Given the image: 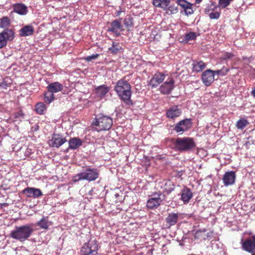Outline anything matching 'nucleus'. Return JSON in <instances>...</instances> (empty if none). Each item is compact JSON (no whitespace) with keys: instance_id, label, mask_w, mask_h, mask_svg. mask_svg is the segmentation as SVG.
I'll return each mask as SVG.
<instances>
[{"instance_id":"42","label":"nucleus","mask_w":255,"mask_h":255,"mask_svg":"<svg viewBox=\"0 0 255 255\" xmlns=\"http://www.w3.org/2000/svg\"><path fill=\"white\" fill-rule=\"evenodd\" d=\"M253 58L251 57L249 58L248 57H243L244 63L252 67V66L250 65V63L252 62L253 60Z\"/></svg>"},{"instance_id":"35","label":"nucleus","mask_w":255,"mask_h":255,"mask_svg":"<svg viewBox=\"0 0 255 255\" xmlns=\"http://www.w3.org/2000/svg\"><path fill=\"white\" fill-rule=\"evenodd\" d=\"M121 47L119 43L113 42L112 46L109 48L110 51L113 54H117L121 49Z\"/></svg>"},{"instance_id":"8","label":"nucleus","mask_w":255,"mask_h":255,"mask_svg":"<svg viewBox=\"0 0 255 255\" xmlns=\"http://www.w3.org/2000/svg\"><path fill=\"white\" fill-rule=\"evenodd\" d=\"M66 141L65 137L58 134H54L49 140V145L53 147H59Z\"/></svg>"},{"instance_id":"34","label":"nucleus","mask_w":255,"mask_h":255,"mask_svg":"<svg viewBox=\"0 0 255 255\" xmlns=\"http://www.w3.org/2000/svg\"><path fill=\"white\" fill-rule=\"evenodd\" d=\"M46 110L45 105L43 103H38L35 106V111L38 114H43L44 112Z\"/></svg>"},{"instance_id":"33","label":"nucleus","mask_w":255,"mask_h":255,"mask_svg":"<svg viewBox=\"0 0 255 255\" xmlns=\"http://www.w3.org/2000/svg\"><path fill=\"white\" fill-rule=\"evenodd\" d=\"M54 98V94L48 90L44 94V102L49 104L53 101Z\"/></svg>"},{"instance_id":"36","label":"nucleus","mask_w":255,"mask_h":255,"mask_svg":"<svg viewBox=\"0 0 255 255\" xmlns=\"http://www.w3.org/2000/svg\"><path fill=\"white\" fill-rule=\"evenodd\" d=\"M164 10H165L166 13L168 14H172L178 12L177 7L175 6L174 5H168V6L166 7V8Z\"/></svg>"},{"instance_id":"7","label":"nucleus","mask_w":255,"mask_h":255,"mask_svg":"<svg viewBox=\"0 0 255 255\" xmlns=\"http://www.w3.org/2000/svg\"><path fill=\"white\" fill-rule=\"evenodd\" d=\"M164 198V195L161 193L154 194L147 200L146 206L149 209H156L161 204Z\"/></svg>"},{"instance_id":"26","label":"nucleus","mask_w":255,"mask_h":255,"mask_svg":"<svg viewBox=\"0 0 255 255\" xmlns=\"http://www.w3.org/2000/svg\"><path fill=\"white\" fill-rule=\"evenodd\" d=\"M82 141L76 137L71 138L69 141V148L71 149H76L82 145Z\"/></svg>"},{"instance_id":"39","label":"nucleus","mask_w":255,"mask_h":255,"mask_svg":"<svg viewBox=\"0 0 255 255\" xmlns=\"http://www.w3.org/2000/svg\"><path fill=\"white\" fill-rule=\"evenodd\" d=\"M124 23L127 28H130L133 26L132 19L130 17H127L125 18Z\"/></svg>"},{"instance_id":"23","label":"nucleus","mask_w":255,"mask_h":255,"mask_svg":"<svg viewBox=\"0 0 255 255\" xmlns=\"http://www.w3.org/2000/svg\"><path fill=\"white\" fill-rule=\"evenodd\" d=\"M36 226L39 227L41 229L47 230L51 225V222L49 221L47 217H43L40 220L36 223Z\"/></svg>"},{"instance_id":"43","label":"nucleus","mask_w":255,"mask_h":255,"mask_svg":"<svg viewBox=\"0 0 255 255\" xmlns=\"http://www.w3.org/2000/svg\"><path fill=\"white\" fill-rule=\"evenodd\" d=\"M233 57V54L231 53L226 52L223 55L222 58L223 60H228L231 59Z\"/></svg>"},{"instance_id":"2","label":"nucleus","mask_w":255,"mask_h":255,"mask_svg":"<svg viewBox=\"0 0 255 255\" xmlns=\"http://www.w3.org/2000/svg\"><path fill=\"white\" fill-rule=\"evenodd\" d=\"M99 171L96 168L86 167L83 170L73 177V182L80 180L94 181L99 177Z\"/></svg>"},{"instance_id":"22","label":"nucleus","mask_w":255,"mask_h":255,"mask_svg":"<svg viewBox=\"0 0 255 255\" xmlns=\"http://www.w3.org/2000/svg\"><path fill=\"white\" fill-rule=\"evenodd\" d=\"M34 30V28L32 25H26L20 29L19 31V35L21 36H30L33 34Z\"/></svg>"},{"instance_id":"9","label":"nucleus","mask_w":255,"mask_h":255,"mask_svg":"<svg viewBox=\"0 0 255 255\" xmlns=\"http://www.w3.org/2000/svg\"><path fill=\"white\" fill-rule=\"evenodd\" d=\"M215 77L213 71L208 69L202 74V80L206 86H209L214 81Z\"/></svg>"},{"instance_id":"4","label":"nucleus","mask_w":255,"mask_h":255,"mask_svg":"<svg viewBox=\"0 0 255 255\" xmlns=\"http://www.w3.org/2000/svg\"><path fill=\"white\" fill-rule=\"evenodd\" d=\"M175 147L179 151H188L195 146L193 139L190 137L178 138L175 142Z\"/></svg>"},{"instance_id":"3","label":"nucleus","mask_w":255,"mask_h":255,"mask_svg":"<svg viewBox=\"0 0 255 255\" xmlns=\"http://www.w3.org/2000/svg\"><path fill=\"white\" fill-rule=\"evenodd\" d=\"M112 125V119L104 115L97 116L95 121L92 123V126L98 131L109 130Z\"/></svg>"},{"instance_id":"41","label":"nucleus","mask_w":255,"mask_h":255,"mask_svg":"<svg viewBox=\"0 0 255 255\" xmlns=\"http://www.w3.org/2000/svg\"><path fill=\"white\" fill-rule=\"evenodd\" d=\"M233 0H219V4L220 7L225 8L228 6Z\"/></svg>"},{"instance_id":"30","label":"nucleus","mask_w":255,"mask_h":255,"mask_svg":"<svg viewBox=\"0 0 255 255\" xmlns=\"http://www.w3.org/2000/svg\"><path fill=\"white\" fill-rule=\"evenodd\" d=\"M206 67V64L202 61H196L193 64L194 71L199 72L204 70Z\"/></svg>"},{"instance_id":"21","label":"nucleus","mask_w":255,"mask_h":255,"mask_svg":"<svg viewBox=\"0 0 255 255\" xmlns=\"http://www.w3.org/2000/svg\"><path fill=\"white\" fill-rule=\"evenodd\" d=\"M13 11L20 15H25L28 12L27 7L22 3H16L13 5Z\"/></svg>"},{"instance_id":"31","label":"nucleus","mask_w":255,"mask_h":255,"mask_svg":"<svg viewBox=\"0 0 255 255\" xmlns=\"http://www.w3.org/2000/svg\"><path fill=\"white\" fill-rule=\"evenodd\" d=\"M1 33L6 42L7 40H12L14 38V33L13 31L10 29H6Z\"/></svg>"},{"instance_id":"25","label":"nucleus","mask_w":255,"mask_h":255,"mask_svg":"<svg viewBox=\"0 0 255 255\" xmlns=\"http://www.w3.org/2000/svg\"><path fill=\"white\" fill-rule=\"evenodd\" d=\"M126 85L130 86L129 84L124 79H121L119 80L117 82L116 85L115 87V90L116 91L117 93L118 94L119 93H121L122 91L126 89V88H125Z\"/></svg>"},{"instance_id":"18","label":"nucleus","mask_w":255,"mask_h":255,"mask_svg":"<svg viewBox=\"0 0 255 255\" xmlns=\"http://www.w3.org/2000/svg\"><path fill=\"white\" fill-rule=\"evenodd\" d=\"M180 215L181 214L179 213H171L168 214L166 218V222L168 225V228L177 223Z\"/></svg>"},{"instance_id":"12","label":"nucleus","mask_w":255,"mask_h":255,"mask_svg":"<svg viewBox=\"0 0 255 255\" xmlns=\"http://www.w3.org/2000/svg\"><path fill=\"white\" fill-rule=\"evenodd\" d=\"M235 179L236 174L233 171L226 172L223 178V183L226 186L233 184L235 183Z\"/></svg>"},{"instance_id":"1","label":"nucleus","mask_w":255,"mask_h":255,"mask_svg":"<svg viewBox=\"0 0 255 255\" xmlns=\"http://www.w3.org/2000/svg\"><path fill=\"white\" fill-rule=\"evenodd\" d=\"M34 232L33 224L15 226L10 234V237L19 242H23L27 240Z\"/></svg>"},{"instance_id":"11","label":"nucleus","mask_w":255,"mask_h":255,"mask_svg":"<svg viewBox=\"0 0 255 255\" xmlns=\"http://www.w3.org/2000/svg\"><path fill=\"white\" fill-rule=\"evenodd\" d=\"M164 79L165 75L164 74L159 72L156 73L150 80L148 84L152 88L156 87L162 83Z\"/></svg>"},{"instance_id":"5","label":"nucleus","mask_w":255,"mask_h":255,"mask_svg":"<svg viewBox=\"0 0 255 255\" xmlns=\"http://www.w3.org/2000/svg\"><path fill=\"white\" fill-rule=\"evenodd\" d=\"M98 246L95 240H90L85 244L81 250V255H96L97 254Z\"/></svg>"},{"instance_id":"44","label":"nucleus","mask_w":255,"mask_h":255,"mask_svg":"<svg viewBox=\"0 0 255 255\" xmlns=\"http://www.w3.org/2000/svg\"><path fill=\"white\" fill-rule=\"evenodd\" d=\"M99 56V55L98 54H93L92 55L87 56V57H86L85 59L87 61H91L92 60L95 59L97 58H98Z\"/></svg>"},{"instance_id":"20","label":"nucleus","mask_w":255,"mask_h":255,"mask_svg":"<svg viewBox=\"0 0 255 255\" xmlns=\"http://www.w3.org/2000/svg\"><path fill=\"white\" fill-rule=\"evenodd\" d=\"M181 111L177 106L171 107L166 112L167 117L169 118L174 119L179 117Z\"/></svg>"},{"instance_id":"45","label":"nucleus","mask_w":255,"mask_h":255,"mask_svg":"<svg viewBox=\"0 0 255 255\" xmlns=\"http://www.w3.org/2000/svg\"><path fill=\"white\" fill-rule=\"evenodd\" d=\"M6 44V42L4 40V38L2 35L1 33H0V48H1L5 46Z\"/></svg>"},{"instance_id":"17","label":"nucleus","mask_w":255,"mask_h":255,"mask_svg":"<svg viewBox=\"0 0 255 255\" xmlns=\"http://www.w3.org/2000/svg\"><path fill=\"white\" fill-rule=\"evenodd\" d=\"M181 200L184 204H187L193 196V194L190 189L184 187L181 191Z\"/></svg>"},{"instance_id":"19","label":"nucleus","mask_w":255,"mask_h":255,"mask_svg":"<svg viewBox=\"0 0 255 255\" xmlns=\"http://www.w3.org/2000/svg\"><path fill=\"white\" fill-rule=\"evenodd\" d=\"M122 25L121 22L117 20L113 21L111 23V27L108 29V31L112 32L116 34L117 36H119L120 33L119 30L122 29Z\"/></svg>"},{"instance_id":"29","label":"nucleus","mask_w":255,"mask_h":255,"mask_svg":"<svg viewBox=\"0 0 255 255\" xmlns=\"http://www.w3.org/2000/svg\"><path fill=\"white\" fill-rule=\"evenodd\" d=\"M205 13L209 15L210 19H217L220 16L221 11L208 8L205 9Z\"/></svg>"},{"instance_id":"38","label":"nucleus","mask_w":255,"mask_h":255,"mask_svg":"<svg viewBox=\"0 0 255 255\" xmlns=\"http://www.w3.org/2000/svg\"><path fill=\"white\" fill-rule=\"evenodd\" d=\"M9 24V20L7 17H4L0 19V27L1 28H6Z\"/></svg>"},{"instance_id":"37","label":"nucleus","mask_w":255,"mask_h":255,"mask_svg":"<svg viewBox=\"0 0 255 255\" xmlns=\"http://www.w3.org/2000/svg\"><path fill=\"white\" fill-rule=\"evenodd\" d=\"M197 35L195 32H189L185 34L184 36V40L186 41L194 40L196 38Z\"/></svg>"},{"instance_id":"47","label":"nucleus","mask_w":255,"mask_h":255,"mask_svg":"<svg viewBox=\"0 0 255 255\" xmlns=\"http://www.w3.org/2000/svg\"><path fill=\"white\" fill-rule=\"evenodd\" d=\"M253 254L252 255H255V253H252Z\"/></svg>"},{"instance_id":"15","label":"nucleus","mask_w":255,"mask_h":255,"mask_svg":"<svg viewBox=\"0 0 255 255\" xmlns=\"http://www.w3.org/2000/svg\"><path fill=\"white\" fill-rule=\"evenodd\" d=\"M176 3L183 8L185 14L187 15L191 14L193 13L192 8V4L185 0H176Z\"/></svg>"},{"instance_id":"46","label":"nucleus","mask_w":255,"mask_h":255,"mask_svg":"<svg viewBox=\"0 0 255 255\" xmlns=\"http://www.w3.org/2000/svg\"><path fill=\"white\" fill-rule=\"evenodd\" d=\"M196 3H200L202 0H195Z\"/></svg>"},{"instance_id":"6","label":"nucleus","mask_w":255,"mask_h":255,"mask_svg":"<svg viewBox=\"0 0 255 255\" xmlns=\"http://www.w3.org/2000/svg\"><path fill=\"white\" fill-rule=\"evenodd\" d=\"M242 249L248 253H255V234L241 241Z\"/></svg>"},{"instance_id":"32","label":"nucleus","mask_w":255,"mask_h":255,"mask_svg":"<svg viewBox=\"0 0 255 255\" xmlns=\"http://www.w3.org/2000/svg\"><path fill=\"white\" fill-rule=\"evenodd\" d=\"M249 124V123L246 119L242 118L237 122L236 126L238 129H243L246 128Z\"/></svg>"},{"instance_id":"27","label":"nucleus","mask_w":255,"mask_h":255,"mask_svg":"<svg viewBox=\"0 0 255 255\" xmlns=\"http://www.w3.org/2000/svg\"><path fill=\"white\" fill-rule=\"evenodd\" d=\"M109 88L105 85H101L96 89V93L98 97H104L109 92Z\"/></svg>"},{"instance_id":"28","label":"nucleus","mask_w":255,"mask_h":255,"mask_svg":"<svg viewBox=\"0 0 255 255\" xmlns=\"http://www.w3.org/2000/svg\"><path fill=\"white\" fill-rule=\"evenodd\" d=\"M170 2V0H153V4L155 6L161 8L164 10L168 6Z\"/></svg>"},{"instance_id":"14","label":"nucleus","mask_w":255,"mask_h":255,"mask_svg":"<svg viewBox=\"0 0 255 255\" xmlns=\"http://www.w3.org/2000/svg\"><path fill=\"white\" fill-rule=\"evenodd\" d=\"M23 193L27 197L38 198L42 195L41 191L38 188L28 187L23 190Z\"/></svg>"},{"instance_id":"16","label":"nucleus","mask_w":255,"mask_h":255,"mask_svg":"<svg viewBox=\"0 0 255 255\" xmlns=\"http://www.w3.org/2000/svg\"><path fill=\"white\" fill-rule=\"evenodd\" d=\"M174 84V81L172 78L168 81H166L160 86L159 89L160 92L163 94H169L173 89Z\"/></svg>"},{"instance_id":"10","label":"nucleus","mask_w":255,"mask_h":255,"mask_svg":"<svg viewBox=\"0 0 255 255\" xmlns=\"http://www.w3.org/2000/svg\"><path fill=\"white\" fill-rule=\"evenodd\" d=\"M191 126V120L186 119L177 123L174 129L177 132H182L188 129Z\"/></svg>"},{"instance_id":"13","label":"nucleus","mask_w":255,"mask_h":255,"mask_svg":"<svg viewBox=\"0 0 255 255\" xmlns=\"http://www.w3.org/2000/svg\"><path fill=\"white\" fill-rule=\"evenodd\" d=\"M125 88H126V89L122 91L121 93H119L118 95L122 100L125 101L127 104H129L131 102L130 97L131 93L130 91V86L126 85Z\"/></svg>"},{"instance_id":"40","label":"nucleus","mask_w":255,"mask_h":255,"mask_svg":"<svg viewBox=\"0 0 255 255\" xmlns=\"http://www.w3.org/2000/svg\"><path fill=\"white\" fill-rule=\"evenodd\" d=\"M229 69L227 68H223L220 70L213 71V73L214 76L217 74L219 76H224L229 71Z\"/></svg>"},{"instance_id":"24","label":"nucleus","mask_w":255,"mask_h":255,"mask_svg":"<svg viewBox=\"0 0 255 255\" xmlns=\"http://www.w3.org/2000/svg\"><path fill=\"white\" fill-rule=\"evenodd\" d=\"M63 86L59 82H56L50 84L48 87L47 89L53 94L54 93H57L61 91L63 89Z\"/></svg>"}]
</instances>
